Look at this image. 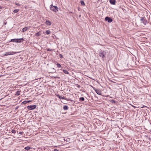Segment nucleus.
I'll use <instances>...</instances> for the list:
<instances>
[{
	"label": "nucleus",
	"instance_id": "obj_1",
	"mask_svg": "<svg viewBox=\"0 0 151 151\" xmlns=\"http://www.w3.org/2000/svg\"><path fill=\"white\" fill-rule=\"evenodd\" d=\"M50 8L51 10L56 12L58 10V8L56 6H54L52 4H51L50 6Z\"/></svg>",
	"mask_w": 151,
	"mask_h": 151
},
{
	"label": "nucleus",
	"instance_id": "obj_2",
	"mask_svg": "<svg viewBox=\"0 0 151 151\" xmlns=\"http://www.w3.org/2000/svg\"><path fill=\"white\" fill-rule=\"evenodd\" d=\"M140 21H141V22L143 23L144 25H145L147 23L145 17H141Z\"/></svg>",
	"mask_w": 151,
	"mask_h": 151
},
{
	"label": "nucleus",
	"instance_id": "obj_3",
	"mask_svg": "<svg viewBox=\"0 0 151 151\" xmlns=\"http://www.w3.org/2000/svg\"><path fill=\"white\" fill-rule=\"evenodd\" d=\"M16 52H14L13 51H12L11 52H6L4 54V55L7 56L10 55H12L15 54Z\"/></svg>",
	"mask_w": 151,
	"mask_h": 151
},
{
	"label": "nucleus",
	"instance_id": "obj_4",
	"mask_svg": "<svg viewBox=\"0 0 151 151\" xmlns=\"http://www.w3.org/2000/svg\"><path fill=\"white\" fill-rule=\"evenodd\" d=\"M37 106L36 105H33L32 106H27V109L29 110H33L35 109Z\"/></svg>",
	"mask_w": 151,
	"mask_h": 151
},
{
	"label": "nucleus",
	"instance_id": "obj_5",
	"mask_svg": "<svg viewBox=\"0 0 151 151\" xmlns=\"http://www.w3.org/2000/svg\"><path fill=\"white\" fill-rule=\"evenodd\" d=\"M106 54V52L104 51H101L99 54V56L102 58H104L105 57V55Z\"/></svg>",
	"mask_w": 151,
	"mask_h": 151
},
{
	"label": "nucleus",
	"instance_id": "obj_6",
	"mask_svg": "<svg viewBox=\"0 0 151 151\" xmlns=\"http://www.w3.org/2000/svg\"><path fill=\"white\" fill-rule=\"evenodd\" d=\"M105 20L106 21H107L108 22L111 23L112 21V19L109 17H106L105 18Z\"/></svg>",
	"mask_w": 151,
	"mask_h": 151
},
{
	"label": "nucleus",
	"instance_id": "obj_7",
	"mask_svg": "<svg viewBox=\"0 0 151 151\" xmlns=\"http://www.w3.org/2000/svg\"><path fill=\"white\" fill-rule=\"evenodd\" d=\"M57 96L60 99H65V100H66L67 101H68L69 100L68 99H67L65 98L64 96H60L59 94H58L57 95Z\"/></svg>",
	"mask_w": 151,
	"mask_h": 151
},
{
	"label": "nucleus",
	"instance_id": "obj_8",
	"mask_svg": "<svg viewBox=\"0 0 151 151\" xmlns=\"http://www.w3.org/2000/svg\"><path fill=\"white\" fill-rule=\"evenodd\" d=\"M96 93L98 94L101 95V92L99 89H96L95 90Z\"/></svg>",
	"mask_w": 151,
	"mask_h": 151
},
{
	"label": "nucleus",
	"instance_id": "obj_9",
	"mask_svg": "<svg viewBox=\"0 0 151 151\" xmlns=\"http://www.w3.org/2000/svg\"><path fill=\"white\" fill-rule=\"evenodd\" d=\"M24 40L23 39V38H20V39H17V41L18 42H20L22 41H23Z\"/></svg>",
	"mask_w": 151,
	"mask_h": 151
},
{
	"label": "nucleus",
	"instance_id": "obj_10",
	"mask_svg": "<svg viewBox=\"0 0 151 151\" xmlns=\"http://www.w3.org/2000/svg\"><path fill=\"white\" fill-rule=\"evenodd\" d=\"M110 2L111 4L114 5L115 4V0H110Z\"/></svg>",
	"mask_w": 151,
	"mask_h": 151
},
{
	"label": "nucleus",
	"instance_id": "obj_11",
	"mask_svg": "<svg viewBox=\"0 0 151 151\" xmlns=\"http://www.w3.org/2000/svg\"><path fill=\"white\" fill-rule=\"evenodd\" d=\"M45 23L47 25H50L51 24V22L48 20H47L45 22Z\"/></svg>",
	"mask_w": 151,
	"mask_h": 151
},
{
	"label": "nucleus",
	"instance_id": "obj_12",
	"mask_svg": "<svg viewBox=\"0 0 151 151\" xmlns=\"http://www.w3.org/2000/svg\"><path fill=\"white\" fill-rule=\"evenodd\" d=\"M28 29V27H24V28H23L22 29V32H24L26 31Z\"/></svg>",
	"mask_w": 151,
	"mask_h": 151
},
{
	"label": "nucleus",
	"instance_id": "obj_13",
	"mask_svg": "<svg viewBox=\"0 0 151 151\" xmlns=\"http://www.w3.org/2000/svg\"><path fill=\"white\" fill-rule=\"evenodd\" d=\"M41 35L40 32H39L35 33V35L36 36H39Z\"/></svg>",
	"mask_w": 151,
	"mask_h": 151
},
{
	"label": "nucleus",
	"instance_id": "obj_14",
	"mask_svg": "<svg viewBox=\"0 0 151 151\" xmlns=\"http://www.w3.org/2000/svg\"><path fill=\"white\" fill-rule=\"evenodd\" d=\"M30 102V101H24L22 102V104H26L27 103H28Z\"/></svg>",
	"mask_w": 151,
	"mask_h": 151
},
{
	"label": "nucleus",
	"instance_id": "obj_15",
	"mask_svg": "<svg viewBox=\"0 0 151 151\" xmlns=\"http://www.w3.org/2000/svg\"><path fill=\"white\" fill-rule=\"evenodd\" d=\"M79 100L81 101H83L84 100V98L83 97H81L79 99Z\"/></svg>",
	"mask_w": 151,
	"mask_h": 151
},
{
	"label": "nucleus",
	"instance_id": "obj_16",
	"mask_svg": "<svg viewBox=\"0 0 151 151\" xmlns=\"http://www.w3.org/2000/svg\"><path fill=\"white\" fill-rule=\"evenodd\" d=\"M68 107L67 106H66V105L64 106L63 107V109L64 110H67L68 109Z\"/></svg>",
	"mask_w": 151,
	"mask_h": 151
},
{
	"label": "nucleus",
	"instance_id": "obj_17",
	"mask_svg": "<svg viewBox=\"0 0 151 151\" xmlns=\"http://www.w3.org/2000/svg\"><path fill=\"white\" fill-rule=\"evenodd\" d=\"M63 72L65 74H68L69 72L68 71L65 70H63Z\"/></svg>",
	"mask_w": 151,
	"mask_h": 151
},
{
	"label": "nucleus",
	"instance_id": "obj_18",
	"mask_svg": "<svg viewBox=\"0 0 151 151\" xmlns=\"http://www.w3.org/2000/svg\"><path fill=\"white\" fill-rule=\"evenodd\" d=\"M11 41L13 42H18L17 41V39H13L11 40Z\"/></svg>",
	"mask_w": 151,
	"mask_h": 151
},
{
	"label": "nucleus",
	"instance_id": "obj_19",
	"mask_svg": "<svg viewBox=\"0 0 151 151\" xmlns=\"http://www.w3.org/2000/svg\"><path fill=\"white\" fill-rule=\"evenodd\" d=\"M30 148L29 147V146L26 147H25L24 149L26 150V151H27L28 150H29Z\"/></svg>",
	"mask_w": 151,
	"mask_h": 151
},
{
	"label": "nucleus",
	"instance_id": "obj_20",
	"mask_svg": "<svg viewBox=\"0 0 151 151\" xmlns=\"http://www.w3.org/2000/svg\"><path fill=\"white\" fill-rule=\"evenodd\" d=\"M81 4L83 6L85 5V3H84V1L83 0H82L81 1Z\"/></svg>",
	"mask_w": 151,
	"mask_h": 151
},
{
	"label": "nucleus",
	"instance_id": "obj_21",
	"mask_svg": "<svg viewBox=\"0 0 151 151\" xmlns=\"http://www.w3.org/2000/svg\"><path fill=\"white\" fill-rule=\"evenodd\" d=\"M19 11V9H15L14 10L13 12L14 13H17V12H18Z\"/></svg>",
	"mask_w": 151,
	"mask_h": 151
},
{
	"label": "nucleus",
	"instance_id": "obj_22",
	"mask_svg": "<svg viewBox=\"0 0 151 151\" xmlns=\"http://www.w3.org/2000/svg\"><path fill=\"white\" fill-rule=\"evenodd\" d=\"M50 33V31L49 30H47L45 32L46 34L47 35L49 34Z\"/></svg>",
	"mask_w": 151,
	"mask_h": 151
},
{
	"label": "nucleus",
	"instance_id": "obj_23",
	"mask_svg": "<svg viewBox=\"0 0 151 151\" xmlns=\"http://www.w3.org/2000/svg\"><path fill=\"white\" fill-rule=\"evenodd\" d=\"M20 93L19 91H17L16 92V95L17 96H18V95H20Z\"/></svg>",
	"mask_w": 151,
	"mask_h": 151
},
{
	"label": "nucleus",
	"instance_id": "obj_24",
	"mask_svg": "<svg viewBox=\"0 0 151 151\" xmlns=\"http://www.w3.org/2000/svg\"><path fill=\"white\" fill-rule=\"evenodd\" d=\"M56 65H57V66L59 68H60L61 67V65L59 63H57Z\"/></svg>",
	"mask_w": 151,
	"mask_h": 151
},
{
	"label": "nucleus",
	"instance_id": "obj_25",
	"mask_svg": "<svg viewBox=\"0 0 151 151\" xmlns=\"http://www.w3.org/2000/svg\"><path fill=\"white\" fill-rule=\"evenodd\" d=\"M12 132L13 133H16V131L15 130L12 129Z\"/></svg>",
	"mask_w": 151,
	"mask_h": 151
},
{
	"label": "nucleus",
	"instance_id": "obj_26",
	"mask_svg": "<svg viewBox=\"0 0 151 151\" xmlns=\"http://www.w3.org/2000/svg\"><path fill=\"white\" fill-rule=\"evenodd\" d=\"M59 57L60 58H62L63 57V55H62V54H60L59 55Z\"/></svg>",
	"mask_w": 151,
	"mask_h": 151
},
{
	"label": "nucleus",
	"instance_id": "obj_27",
	"mask_svg": "<svg viewBox=\"0 0 151 151\" xmlns=\"http://www.w3.org/2000/svg\"><path fill=\"white\" fill-rule=\"evenodd\" d=\"M47 50L48 51H51L52 50L50 49V48H48L47 49Z\"/></svg>",
	"mask_w": 151,
	"mask_h": 151
},
{
	"label": "nucleus",
	"instance_id": "obj_28",
	"mask_svg": "<svg viewBox=\"0 0 151 151\" xmlns=\"http://www.w3.org/2000/svg\"><path fill=\"white\" fill-rule=\"evenodd\" d=\"M20 134H22L23 133V132H20L19 133Z\"/></svg>",
	"mask_w": 151,
	"mask_h": 151
},
{
	"label": "nucleus",
	"instance_id": "obj_29",
	"mask_svg": "<svg viewBox=\"0 0 151 151\" xmlns=\"http://www.w3.org/2000/svg\"><path fill=\"white\" fill-rule=\"evenodd\" d=\"M54 151H59V150L56 149H55L54 150Z\"/></svg>",
	"mask_w": 151,
	"mask_h": 151
},
{
	"label": "nucleus",
	"instance_id": "obj_30",
	"mask_svg": "<svg viewBox=\"0 0 151 151\" xmlns=\"http://www.w3.org/2000/svg\"><path fill=\"white\" fill-rule=\"evenodd\" d=\"M16 5L18 6H19V3H16Z\"/></svg>",
	"mask_w": 151,
	"mask_h": 151
},
{
	"label": "nucleus",
	"instance_id": "obj_31",
	"mask_svg": "<svg viewBox=\"0 0 151 151\" xmlns=\"http://www.w3.org/2000/svg\"><path fill=\"white\" fill-rule=\"evenodd\" d=\"M2 8V7L1 6H0V9H1Z\"/></svg>",
	"mask_w": 151,
	"mask_h": 151
},
{
	"label": "nucleus",
	"instance_id": "obj_32",
	"mask_svg": "<svg viewBox=\"0 0 151 151\" xmlns=\"http://www.w3.org/2000/svg\"><path fill=\"white\" fill-rule=\"evenodd\" d=\"M17 108H18V107H16L15 109H17Z\"/></svg>",
	"mask_w": 151,
	"mask_h": 151
}]
</instances>
